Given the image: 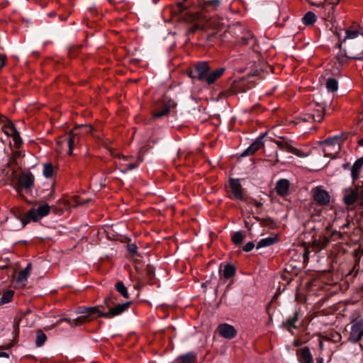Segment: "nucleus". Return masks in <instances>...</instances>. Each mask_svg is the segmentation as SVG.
Masks as SVG:
<instances>
[{
  "label": "nucleus",
  "instance_id": "aec40b11",
  "mask_svg": "<svg viewBox=\"0 0 363 363\" xmlns=\"http://www.w3.org/2000/svg\"><path fill=\"white\" fill-rule=\"evenodd\" d=\"M225 69L223 67L218 68L213 72H210L206 77V79L205 81L208 84H211L214 83L219 77L222 76L224 73Z\"/></svg>",
  "mask_w": 363,
  "mask_h": 363
},
{
  "label": "nucleus",
  "instance_id": "ea45409f",
  "mask_svg": "<svg viewBox=\"0 0 363 363\" xmlns=\"http://www.w3.org/2000/svg\"><path fill=\"white\" fill-rule=\"evenodd\" d=\"M0 363H9V354L5 352H0Z\"/></svg>",
  "mask_w": 363,
  "mask_h": 363
},
{
  "label": "nucleus",
  "instance_id": "a211bd4d",
  "mask_svg": "<svg viewBox=\"0 0 363 363\" xmlns=\"http://www.w3.org/2000/svg\"><path fill=\"white\" fill-rule=\"evenodd\" d=\"M298 361L300 363H312L313 356L310 350L307 347H304L300 350L298 353Z\"/></svg>",
  "mask_w": 363,
  "mask_h": 363
},
{
  "label": "nucleus",
  "instance_id": "f704fd0d",
  "mask_svg": "<svg viewBox=\"0 0 363 363\" xmlns=\"http://www.w3.org/2000/svg\"><path fill=\"white\" fill-rule=\"evenodd\" d=\"M235 267L231 264H228L224 267L223 276L226 279L232 277L235 274Z\"/></svg>",
  "mask_w": 363,
  "mask_h": 363
},
{
  "label": "nucleus",
  "instance_id": "f257e3e1",
  "mask_svg": "<svg viewBox=\"0 0 363 363\" xmlns=\"http://www.w3.org/2000/svg\"><path fill=\"white\" fill-rule=\"evenodd\" d=\"M325 104L323 101H311L304 108L300 119L301 122H320L323 119Z\"/></svg>",
  "mask_w": 363,
  "mask_h": 363
},
{
  "label": "nucleus",
  "instance_id": "c03bdc74",
  "mask_svg": "<svg viewBox=\"0 0 363 363\" xmlns=\"http://www.w3.org/2000/svg\"><path fill=\"white\" fill-rule=\"evenodd\" d=\"M128 250L131 253H134L136 251V246L135 245H130L128 246Z\"/></svg>",
  "mask_w": 363,
  "mask_h": 363
},
{
  "label": "nucleus",
  "instance_id": "f8f14e48",
  "mask_svg": "<svg viewBox=\"0 0 363 363\" xmlns=\"http://www.w3.org/2000/svg\"><path fill=\"white\" fill-rule=\"evenodd\" d=\"M218 330L220 336L226 339H233L237 335L235 328L228 323H222L218 325Z\"/></svg>",
  "mask_w": 363,
  "mask_h": 363
},
{
  "label": "nucleus",
  "instance_id": "37998d69",
  "mask_svg": "<svg viewBox=\"0 0 363 363\" xmlns=\"http://www.w3.org/2000/svg\"><path fill=\"white\" fill-rule=\"evenodd\" d=\"M184 1L177 3V6H178V9H179L180 12H182L184 10Z\"/></svg>",
  "mask_w": 363,
  "mask_h": 363
},
{
  "label": "nucleus",
  "instance_id": "a18cd8bd",
  "mask_svg": "<svg viewBox=\"0 0 363 363\" xmlns=\"http://www.w3.org/2000/svg\"><path fill=\"white\" fill-rule=\"evenodd\" d=\"M255 206H256V207H257V208H259V207H261V206H262V203L258 202V201H255Z\"/></svg>",
  "mask_w": 363,
  "mask_h": 363
},
{
  "label": "nucleus",
  "instance_id": "e433bc0d",
  "mask_svg": "<svg viewBox=\"0 0 363 363\" xmlns=\"http://www.w3.org/2000/svg\"><path fill=\"white\" fill-rule=\"evenodd\" d=\"M232 240L235 245L240 244L243 240V236L240 231H237L232 237Z\"/></svg>",
  "mask_w": 363,
  "mask_h": 363
},
{
  "label": "nucleus",
  "instance_id": "7c9ffc66",
  "mask_svg": "<svg viewBox=\"0 0 363 363\" xmlns=\"http://www.w3.org/2000/svg\"><path fill=\"white\" fill-rule=\"evenodd\" d=\"M326 88L329 91H336L338 89L337 81L333 78L328 79L326 82Z\"/></svg>",
  "mask_w": 363,
  "mask_h": 363
},
{
  "label": "nucleus",
  "instance_id": "4c0bfd02",
  "mask_svg": "<svg viewBox=\"0 0 363 363\" xmlns=\"http://www.w3.org/2000/svg\"><path fill=\"white\" fill-rule=\"evenodd\" d=\"M327 242H328V240L325 238H323V242L318 241V240H315L313 242V246L314 247H315V250H320L324 247V245L327 243Z\"/></svg>",
  "mask_w": 363,
  "mask_h": 363
},
{
  "label": "nucleus",
  "instance_id": "6ab92c4d",
  "mask_svg": "<svg viewBox=\"0 0 363 363\" xmlns=\"http://www.w3.org/2000/svg\"><path fill=\"white\" fill-rule=\"evenodd\" d=\"M358 199V193L354 189H347L344 194V202L347 206L354 204Z\"/></svg>",
  "mask_w": 363,
  "mask_h": 363
},
{
  "label": "nucleus",
  "instance_id": "ddd939ff",
  "mask_svg": "<svg viewBox=\"0 0 363 363\" xmlns=\"http://www.w3.org/2000/svg\"><path fill=\"white\" fill-rule=\"evenodd\" d=\"M314 200L320 205H325L330 201V195L327 191L316 187L313 189Z\"/></svg>",
  "mask_w": 363,
  "mask_h": 363
},
{
  "label": "nucleus",
  "instance_id": "cd10ccee",
  "mask_svg": "<svg viewBox=\"0 0 363 363\" xmlns=\"http://www.w3.org/2000/svg\"><path fill=\"white\" fill-rule=\"evenodd\" d=\"M31 269V264L29 263L27 264L26 267L20 272L18 277V281L24 282L27 280L30 275V271Z\"/></svg>",
  "mask_w": 363,
  "mask_h": 363
},
{
  "label": "nucleus",
  "instance_id": "5701e85b",
  "mask_svg": "<svg viewBox=\"0 0 363 363\" xmlns=\"http://www.w3.org/2000/svg\"><path fill=\"white\" fill-rule=\"evenodd\" d=\"M34 178L32 174H25L19 178L21 186L26 189H29L33 184Z\"/></svg>",
  "mask_w": 363,
  "mask_h": 363
},
{
  "label": "nucleus",
  "instance_id": "09e8293b",
  "mask_svg": "<svg viewBox=\"0 0 363 363\" xmlns=\"http://www.w3.org/2000/svg\"><path fill=\"white\" fill-rule=\"evenodd\" d=\"M359 145L363 146V138L359 140Z\"/></svg>",
  "mask_w": 363,
  "mask_h": 363
},
{
  "label": "nucleus",
  "instance_id": "79ce46f5",
  "mask_svg": "<svg viewBox=\"0 0 363 363\" xmlns=\"http://www.w3.org/2000/svg\"><path fill=\"white\" fill-rule=\"evenodd\" d=\"M255 247V245L252 242H247L243 247L245 252H250Z\"/></svg>",
  "mask_w": 363,
  "mask_h": 363
},
{
  "label": "nucleus",
  "instance_id": "20e7f679",
  "mask_svg": "<svg viewBox=\"0 0 363 363\" xmlns=\"http://www.w3.org/2000/svg\"><path fill=\"white\" fill-rule=\"evenodd\" d=\"M345 139V134L337 135L323 142L324 156L330 158L336 157L340 151V143Z\"/></svg>",
  "mask_w": 363,
  "mask_h": 363
},
{
  "label": "nucleus",
  "instance_id": "bb28decb",
  "mask_svg": "<svg viewBox=\"0 0 363 363\" xmlns=\"http://www.w3.org/2000/svg\"><path fill=\"white\" fill-rule=\"evenodd\" d=\"M276 242L275 237H269L266 238H263L259 241L257 245V249H260L262 247H268L273 245Z\"/></svg>",
  "mask_w": 363,
  "mask_h": 363
},
{
  "label": "nucleus",
  "instance_id": "2f4dec72",
  "mask_svg": "<svg viewBox=\"0 0 363 363\" xmlns=\"http://www.w3.org/2000/svg\"><path fill=\"white\" fill-rule=\"evenodd\" d=\"M196 361V354L193 352H189L180 357L179 363H194Z\"/></svg>",
  "mask_w": 363,
  "mask_h": 363
},
{
  "label": "nucleus",
  "instance_id": "72a5a7b5",
  "mask_svg": "<svg viewBox=\"0 0 363 363\" xmlns=\"http://www.w3.org/2000/svg\"><path fill=\"white\" fill-rule=\"evenodd\" d=\"M47 337L45 334L41 330H38L36 334V345L38 347L42 346L46 341Z\"/></svg>",
  "mask_w": 363,
  "mask_h": 363
},
{
  "label": "nucleus",
  "instance_id": "a19ab883",
  "mask_svg": "<svg viewBox=\"0 0 363 363\" xmlns=\"http://www.w3.org/2000/svg\"><path fill=\"white\" fill-rule=\"evenodd\" d=\"M252 38V35L251 33L250 32H247L246 33V35H245L244 36H242L241 38V41L240 43H242V44H247L249 43V40Z\"/></svg>",
  "mask_w": 363,
  "mask_h": 363
},
{
  "label": "nucleus",
  "instance_id": "dca6fc26",
  "mask_svg": "<svg viewBox=\"0 0 363 363\" xmlns=\"http://www.w3.org/2000/svg\"><path fill=\"white\" fill-rule=\"evenodd\" d=\"M230 186L234 196L238 200H242V189L240 180L238 179H231L230 180Z\"/></svg>",
  "mask_w": 363,
  "mask_h": 363
},
{
  "label": "nucleus",
  "instance_id": "f03ea898",
  "mask_svg": "<svg viewBox=\"0 0 363 363\" xmlns=\"http://www.w3.org/2000/svg\"><path fill=\"white\" fill-rule=\"evenodd\" d=\"M92 130V127L88 125L78 126L74 130L70 131L67 137H61L57 143L62 148L65 145H67L68 154L72 155L74 147L79 143L80 135L91 133Z\"/></svg>",
  "mask_w": 363,
  "mask_h": 363
},
{
  "label": "nucleus",
  "instance_id": "c9c22d12",
  "mask_svg": "<svg viewBox=\"0 0 363 363\" xmlns=\"http://www.w3.org/2000/svg\"><path fill=\"white\" fill-rule=\"evenodd\" d=\"M359 35V32L357 30H347L345 31V36L343 39V41H345L346 40L350 39H354L357 38Z\"/></svg>",
  "mask_w": 363,
  "mask_h": 363
},
{
  "label": "nucleus",
  "instance_id": "2eb2a0df",
  "mask_svg": "<svg viewBox=\"0 0 363 363\" xmlns=\"http://www.w3.org/2000/svg\"><path fill=\"white\" fill-rule=\"evenodd\" d=\"M264 136L258 137L241 154L242 157H247L253 155L256 151L263 146Z\"/></svg>",
  "mask_w": 363,
  "mask_h": 363
},
{
  "label": "nucleus",
  "instance_id": "c85d7f7f",
  "mask_svg": "<svg viewBox=\"0 0 363 363\" xmlns=\"http://www.w3.org/2000/svg\"><path fill=\"white\" fill-rule=\"evenodd\" d=\"M303 23L306 26L313 25L316 21V16L313 12H307L302 18Z\"/></svg>",
  "mask_w": 363,
  "mask_h": 363
},
{
  "label": "nucleus",
  "instance_id": "c756f323",
  "mask_svg": "<svg viewBox=\"0 0 363 363\" xmlns=\"http://www.w3.org/2000/svg\"><path fill=\"white\" fill-rule=\"evenodd\" d=\"M115 288L117 290V291L125 298H129V294L127 290V288L125 286L123 283L122 281H118L116 285Z\"/></svg>",
  "mask_w": 363,
  "mask_h": 363
},
{
  "label": "nucleus",
  "instance_id": "b1692460",
  "mask_svg": "<svg viewBox=\"0 0 363 363\" xmlns=\"http://www.w3.org/2000/svg\"><path fill=\"white\" fill-rule=\"evenodd\" d=\"M278 147L284 150H286L287 152H291L297 156L302 157L303 155L300 153V150L294 148L293 147L290 146L289 145L283 143L281 140H278L276 142Z\"/></svg>",
  "mask_w": 363,
  "mask_h": 363
},
{
  "label": "nucleus",
  "instance_id": "49530a36",
  "mask_svg": "<svg viewBox=\"0 0 363 363\" xmlns=\"http://www.w3.org/2000/svg\"><path fill=\"white\" fill-rule=\"evenodd\" d=\"M316 363H323V359L322 357L317 358Z\"/></svg>",
  "mask_w": 363,
  "mask_h": 363
},
{
  "label": "nucleus",
  "instance_id": "412c9836",
  "mask_svg": "<svg viewBox=\"0 0 363 363\" xmlns=\"http://www.w3.org/2000/svg\"><path fill=\"white\" fill-rule=\"evenodd\" d=\"M363 166V157H361L355 161L353 164L351 169V176L354 181L357 180L361 172V169Z\"/></svg>",
  "mask_w": 363,
  "mask_h": 363
},
{
  "label": "nucleus",
  "instance_id": "f3484780",
  "mask_svg": "<svg viewBox=\"0 0 363 363\" xmlns=\"http://www.w3.org/2000/svg\"><path fill=\"white\" fill-rule=\"evenodd\" d=\"M176 105V103L173 100H169L164 104L161 111H156L153 114V117L161 118L167 115L169 113L171 108H174Z\"/></svg>",
  "mask_w": 363,
  "mask_h": 363
},
{
  "label": "nucleus",
  "instance_id": "423d86ee",
  "mask_svg": "<svg viewBox=\"0 0 363 363\" xmlns=\"http://www.w3.org/2000/svg\"><path fill=\"white\" fill-rule=\"evenodd\" d=\"M113 304H115V301L112 296H109L104 300V305L109 308L108 311L106 312V314L104 315L106 318H111L121 314L129 308L130 302L128 301L112 307Z\"/></svg>",
  "mask_w": 363,
  "mask_h": 363
},
{
  "label": "nucleus",
  "instance_id": "8fccbe9b",
  "mask_svg": "<svg viewBox=\"0 0 363 363\" xmlns=\"http://www.w3.org/2000/svg\"><path fill=\"white\" fill-rule=\"evenodd\" d=\"M2 65H3L2 60H0V67H1Z\"/></svg>",
  "mask_w": 363,
  "mask_h": 363
},
{
  "label": "nucleus",
  "instance_id": "9d476101",
  "mask_svg": "<svg viewBox=\"0 0 363 363\" xmlns=\"http://www.w3.org/2000/svg\"><path fill=\"white\" fill-rule=\"evenodd\" d=\"M50 208L48 204L41 205L36 209H31L28 212V217L31 220H38V219L47 216L50 213Z\"/></svg>",
  "mask_w": 363,
  "mask_h": 363
},
{
  "label": "nucleus",
  "instance_id": "de8ad7c7",
  "mask_svg": "<svg viewBox=\"0 0 363 363\" xmlns=\"http://www.w3.org/2000/svg\"><path fill=\"white\" fill-rule=\"evenodd\" d=\"M349 225H350V223H349V222H347V223H345V224L342 226V228H347V227L349 226Z\"/></svg>",
  "mask_w": 363,
  "mask_h": 363
},
{
  "label": "nucleus",
  "instance_id": "1a4fd4ad",
  "mask_svg": "<svg viewBox=\"0 0 363 363\" xmlns=\"http://www.w3.org/2000/svg\"><path fill=\"white\" fill-rule=\"evenodd\" d=\"M36 317L35 315L30 311H27L23 314H21L19 316H17L14 321V327L18 328L20 323H25V326L30 327L33 325L35 321Z\"/></svg>",
  "mask_w": 363,
  "mask_h": 363
},
{
  "label": "nucleus",
  "instance_id": "a878e982",
  "mask_svg": "<svg viewBox=\"0 0 363 363\" xmlns=\"http://www.w3.org/2000/svg\"><path fill=\"white\" fill-rule=\"evenodd\" d=\"M220 0H206L203 6L207 11H216L220 6Z\"/></svg>",
  "mask_w": 363,
  "mask_h": 363
},
{
  "label": "nucleus",
  "instance_id": "7ed1b4c3",
  "mask_svg": "<svg viewBox=\"0 0 363 363\" xmlns=\"http://www.w3.org/2000/svg\"><path fill=\"white\" fill-rule=\"evenodd\" d=\"M101 308H104V305L85 308L79 312L80 313H82L81 315L72 320L67 318L60 319L57 322V325H59L62 321H67L72 326L77 325L79 324H82L86 321H89V317L94 315H95L96 317L106 318V316L104 315L106 314V312H102L101 311Z\"/></svg>",
  "mask_w": 363,
  "mask_h": 363
},
{
  "label": "nucleus",
  "instance_id": "6e6552de",
  "mask_svg": "<svg viewBox=\"0 0 363 363\" xmlns=\"http://www.w3.org/2000/svg\"><path fill=\"white\" fill-rule=\"evenodd\" d=\"M111 154L114 157H118L119 159L118 165L121 168V172H125L129 170H132L136 168L139 164L140 161L138 159H135L133 157L123 156L120 155L119 153L114 154L111 151Z\"/></svg>",
  "mask_w": 363,
  "mask_h": 363
},
{
  "label": "nucleus",
  "instance_id": "393cba45",
  "mask_svg": "<svg viewBox=\"0 0 363 363\" xmlns=\"http://www.w3.org/2000/svg\"><path fill=\"white\" fill-rule=\"evenodd\" d=\"M278 194L284 195L289 190V182L286 179H280L276 186Z\"/></svg>",
  "mask_w": 363,
  "mask_h": 363
},
{
  "label": "nucleus",
  "instance_id": "3c124183",
  "mask_svg": "<svg viewBox=\"0 0 363 363\" xmlns=\"http://www.w3.org/2000/svg\"><path fill=\"white\" fill-rule=\"evenodd\" d=\"M342 43V42H340V43L339 44V47H340V48L341 47Z\"/></svg>",
  "mask_w": 363,
  "mask_h": 363
},
{
  "label": "nucleus",
  "instance_id": "9b49d317",
  "mask_svg": "<svg viewBox=\"0 0 363 363\" xmlns=\"http://www.w3.org/2000/svg\"><path fill=\"white\" fill-rule=\"evenodd\" d=\"M6 222L8 223V227L11 230H20L24 228L26 224V221L21 216L14 213H12V216L6 219Z\"/></svg>",
  "mask_w": 363,
  "mask_h": 363
},
{
  "label": "nucleus",
  "instance_id": "4be33fe9",
  "mask_svg": "<svg viewBox=\"0 0 363 363\" xmlns=\"http://www.w3.org/2000/svg\"><path fill=\"white\" fill-rule=\"evenodd\" d=\"M57 172V169L50 162H46L43 164V175L46 179L52 178Z\"/></svg>",
  "mask_w": 363,
  "mask_h": 363
},
{
  "label": "nucleus",
  "instance_id": "58836bf2",
  "mask_svg": "<svg viewBox=\"0 0 363 363\" xmlns=\"http://www.w3.org/2000/svg\"><path fill=\"white\" fill-rule=\"evenodd\" d=\"M298 319V313H296L293 318H289L286 322V325L290 328H296V327L294 325V323L296 322Z\"/></svg>",
  "mask_w": 363,
  "mask_h": 363
},
{
  "label": "nucleus",
  "instance_id": "473e14b6",
  "mask_svg": "<svg viewBox=\"0 0 363 363\" xmlns=\"http://www.w3.org/2000/svg\"><path fill=\"white\" fill-rule=\"evenodd\" d=\"M13 296V291L11 290L4 292L0 299V303L4 304L10 302Z\"/></svg>",
  "mask_w": 363,
  "mask_h": 363
},
{
  "label": "nucleus",
  "instance_id": "39448f33",
  "mask_svg": "<svg viewBox=\"0 0 363 363\" xmlns=\"http://www.w3.org/2000/svg\"><path fill=\"white\" fill-rule=\"evenodd\" d=\"M0 124L1 125V130L4 134L13 138L16 146H20L22 143V140L14 124L3 116H0Z\"/></svg>",
  "mask_w": 363,
  "mask_h": 363
},
{
  "label": "nucleus",
  "instance_id": "4468645a",
  "mask_svg": "<svg viewBox=\"0 0 363 363\" xmlns=\"http://www.w3.org/2000/svg\"><path fill=\"white\" fill-rule=\"evenodd\" d=\"M195 69L199 80L205 82L210 71V67L208 63L206 62H199L196 65Z\"/></svg>",
  "mask_w": 363,
  "mask_h": 363
},
{
  "label": "nucleus",
  "instance_id": "0eeeda50",
  "mask_svg": "<svg viewBox=\"0 0 363 363\" xmlns=\"http://www.w3.org/2000/svg\"><path fill=\"white\" fill-rule=\"evenodd\" d=\"M363 337V318H357L351 321V328L348 340L352 343L358 342Z\"/></svg>",
  "mask_w": 363,
  "mask_h": 363
}]
</instances>
